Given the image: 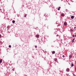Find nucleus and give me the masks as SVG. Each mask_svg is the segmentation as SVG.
<instances>
[{"label":"nucleus","instance_id":"obj_1","mask_svg":"<svg viewBox=\"0 0 76 76\" xmlns=\"http://www.w3.org/2000/svg\"><path fill=\"white\" fill-rule=\"evenodd\" d=\"M39 35H36V37H37V38H39Z\"/></svg>","mask_w":76,"mask_h":76},{"label":"nucleus","instance_id":"obj_9","mask_svg":"<svg viewBox=\"0 0 76 76\" xmlns=\"http://www.w3.org/2000/svg\"><path fill=\"white\" fill-rule=\"evenodd\" d=\"M64 25H67V23H64Z\"/></svg>","mask_w":76,"mask_h":76},{"label":"nucleus","instance_id":"obj_10","mask_svg":"<svg viewBox=\"0 0 76 76\" xmlns=\"http://www.w3.org/2000/svg\"><path fill=\"white\" fill-rule=\"evenodd\" d=\"M74 40H75V39H73L72 40V42H74Z\"/></svg>","mask_w":76,"mask_h":76},{"label":"nucleus","instance_id":"obj_7","mask_svg":"<svg viewBox=\"0 0 76 76\" xmlns=\"http://www.w3.org/2000/svg\"><path fill=\"white\" fill-rule=\"evenodd\" d=\"M12 22L14 23H15V20H13Z\"/></svg>","mask_w":76,"mask_h":76},{"label":"nucleus","instance_id":"obj_21","mask_svg":"<svg viewBox=\"0 0 76 76\" xmlns=\"http://www.w3.org/2000/svg\"><path fill=\"white\" fill-rule=\"evenodd\" d=\"M71 31H73V30H71Z\"/></svg>","mask_w":76,"mask_h":76},{"label":"nucleus","instance_id":"obj_20","mask_svg":"<svg viewBox=\"0 0 76 76\" xmlns=\"http://www.w3.org/2000/svg\"><path fill=\"white\" fill-rule=\"evenodd\" d=\"M75 37H76V34L75 35Z\"/></svg>","mask_w":76,"mask_h":76},{"label":"nucleus","instance_id":"obj_2","mask_svg":"<svg viewBox=\"0 0 76 76\" xmlns=\"http://www.w3.org/2000/svg\"><path fill=\"white\" fill-rule=\"evenodd\" d=\"M66 72H69V69H66Z\"/></svg>","mask_w":76,"mask_h":76},{"label":"nucleus","instance_id":"obj_11","mask_svg":"<svg viewBox=\"0 0 76 76\" xmlns=\"http://www.w3.org/2000/svg\"><path fill=\"white\" fill-rule=\"evenodd\" d=\"M52 53H53V54H54V53H55V51H53Z\"/></svg>","mask_w":76,"mask_h":76},{"label":"nucleus","instance_id":"obj_13","mask_svg":"<svg viewBox=\"0 0 76 76\" xmlns=\"http://www.w3.org/2000/svg\"><path fill=\"white\" fill-rule=\"evenodd\" d=\"M35 48H37V45L35 46Z\"/></svg>","mask_w":76,"mask_h":76},{"label":"nucleus","instance_id":"obj_4","mask_svg":"<svg viewBox=\"0 0 76 76\" xmlns=\"http://www.w3.org/2000/svg\"><path fill=\"white\" fill-rule=\"evenodd\" d=\"M2 62V60L1 59L0 60V63H1Z\"/></svg>","mask_w":76,"mask_h":76},{"label":"nucleus","instance_id":"obj_16","mask_svg":"<svg viewBox=\"0 0 76 76\" xmlns=\"http://www.w3.org/2000/svg\"><path fill=\"white\" fill-rule=\"evenodd\" d=\"M62 57H63V58H64V55H63Z\"/></svg>","mask_w":76,"mask_h":76},{"label":"nucleus","instance_id":"obj_5","mask_svg":"<svg viewBox=\"0 0 76 76\" xmlns=\"http://www.w3.org/2000/svg\"><path fill=\"white\" fill-rule=\"evenodd\" d=\"M61 8V7H59L58 9V10H60V8Z\"/></svg>","mask_w":76,"mask_h":76},{"label":"nucleus","instance_id":"obj_3","mask_svg":"<svg viewBox=\"0 0 76 76\" xmlns=\"http://www.w3.org/2000/svg\"><path fill=\"white\" fill-rule=\"evenodd\" d=\"M71 19H73L74 18V17L72 16L71 17Z\"/></svg>","mask_w":76,"mask_h":76},{"label":"nucleus","instance_id":"obj_8","mask_svg":"<svg viewBox=\"0 0 76 76\" xmlns=\"http://www.w3.org/2000/svg\"><path fill=\"white\" fill-rule=\"evenodd\" d=\"M71 65H72V67H73V66H74V65H73V64H72Z\"/></svg>","mask_w":76,"mask_h":76},{"label":"nucleus","instance_id":"obj_22","mask_svg":"<svg viewBox=\"0 0 76 76\" xmlns=\"http://www.w3.org/2000/svg\"><path fill=\"white\" fill-rule=\"evenodd\" d=\"M1 10V9H0V10Z\"/></svg>","mask_w":76,"mask_h":76},{"label":"nucleus","instance_id":"obj_12","mask_svg":"<svg viewBox=\"0 0 76 76\" xmlns=\"http://www.w3.org/2000/svg\"><path fill=\"white\" fill-rule=\"evenodd\" d=\"M9 47L10 48V47H11V45H9Z\"/></svg>","mask_w":76,"mask_h":76},{"label":"nucleus","instance_id":"obj_6","mask_svg":"<svg viewBox=\"0 0 76 76\" xmlns=\"http://www.w3.org/2000/svg\"><path fill=\"white\" fill-rule=\"evenodd\" d=\"M64 15V13H62L61 14V16H63Z\"/></svg>","mask_w":76,"mask_h":76},{"label":"nucleus","instance_id":"obj_17","mask_svg":"<svg viewBox=\"0 0 76 76\" xmlns=\"http://www.w3.org/2000/svg\"><path fill=\"white\" fill-rule=\"evenodd\" d=\"M14 70H15V69H12V70H13V71H14Z\"/></svg>","mask_w":76,"mask_h":76},{"label":"nucleus","instance_id":"obj_18","mask_svg":"<svg viewBox=\"0 0 76 76\" xmlns=\"http://www.w3.org/2000/svg\"><path fill=\"white\" fill-rule=\"evenodd\" d=\"M1 34H0V37H1Z\"/></svg>","mask_w":76,"mask_h":76},{"label":"nucleus","instance_id":"obj_15","mask_svg":"<svg viewBox=\"0 0 76 76\" xmlns=\"http://www.w3.org/2000/svg\"><path fill=\"white\" fill-rule=\"evenodd\" d=\"M72 37H75V35H72Z\"/></svg>","mask_w":76,"mask_h":76},{"label":"nucleus","instance_id":"obj_14","mask_svg":"<svg viewBox=\"0 0 76 76\" xmlns=\"http://www.w3.org/2000/svg\"><path fill=\"white\" fill-rule=\"evenodd\" d=\"M26 14L25 15H24L25 18H26Z\"/></svg>","mask_w":76,"mask_h":76},{"label":"nucleus","instance_id":"obj_19","mask_svg":"<svg viewBox=\"0 0 76 76\" xmlns=\"http://www.w3.org/2000/svg\"><path fill=\"white\" fill-rule=\"evenodd\" d=\"M74 29H76V27H74Z\"/></svg>","mask_w":76,"mask_h":76}]
</instances>
